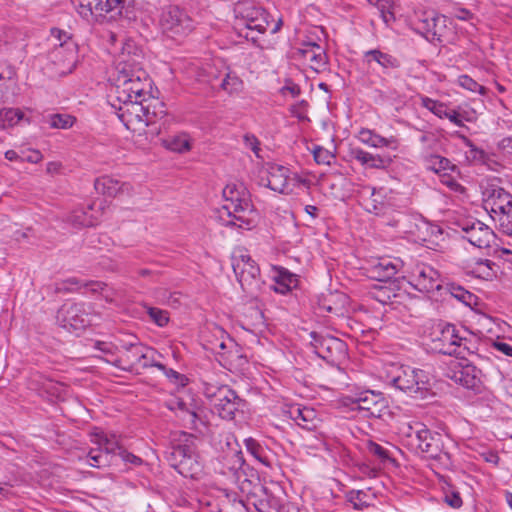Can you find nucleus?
I'll list each match as a JSON object with an SVG mask.
<instances>
[{
    "mask_svg": "<svg viewBox=\"0 0 512 512\" xmlns=\"http://www.w3.org/2000/svg\"><path fill=\"white\" fill-rule=\"evenodd\" d=\"M269 24L268 13L262 7L250 0L239 1L233 8L229 41L237 44L244 39L260 46L258 35L264 34Z\"/></svg>",
    "mask_w": 512,
    "mask_h": 512,
    "instance_id": "nucleus-1",
    "label": "nucleus"
},
{
    "mask_svg": "<svg viewBox=\"0 0 512 512\" xmlns=\"http://www.w3.org/2000/svg\"><path fill=\"white\" fill-rule=\"evenodd\" d=\"M233 443L230 437H226V447L229 448L231 457L235 458L234 464L226 471V512H248L242 495L250 492L251 481L243 469L244 459L242 452L238 450L239 436L232 435Z\"/></svg>",
    "mask_w": 512,
    "mask_h": 512,
    "instance_id": "nucleus-2",
    "label": "nucleus"
},
{
    "mask_svg": "<svg viewBox=\"0 0 512 512\" xmlns=\"http://www.w3.org/2000/svg\"><path fill=\"white\" fill-rule=\"evenodd\" d=\"M122 105L117 109V116L124 126L131 131L140 130L142 127L154 125L162 119L166 112L164 103L159 99L151 101H119Z\"/></svg>",
    "mask_w": 512,
    "mask_h": 512,
    "instance_id": "nucleus-3",
    "label": "nucleus"
},
{
    "mask_svg": "<svg viewBox=\"0 0 512 512\" xmlns=\"http://www.w3.org/2000/svg\"><path fill=\"white\" fill-rule=\"evenodd\" d=\"M250 193L243 182L235 181L226 184V228H240L250 230L252 221L249 215L252 213Z\"/></svg>",
    "mask_w": 512,
    "mask_h": 512,
    "instance_id": "nucleus-4",
    "label": "nucleus"
},
{
    "mask_svg": "<svg viewBox=\"0 0 512 512\" xmlns=\"http://www.w3.org/2000/svg\"><path fill=\"white\" fill-rule=\"evenodd\" d=\"M115 93L118 101H151L158 99L153 95L152 81L144 69H136L134 74L116 76Z\"/></svg>",
    "mask_w": 512,
    "mask_h": 512,
    "instance_id": "nucleus-5",
    "label": "nucleus"
},
{
    "mask_svg": "<svg viewBox=\"0 0 512 512\" xmlns=\"http://www.w3.org/2000/svg\"><path fill=\"white\" fill-rule=\"evenodd\" d=\"M483 206L500 228H512V195L504 188L489 185L483 191Z\"/></svg>",
    "mask_w": 512,
    "mask_h": 512,
    "instance_id": "nucleus-6",
    "label": "nucleus"
},
{
    "mask_svg": "<svg viewBox=\"0 0 512 512\" xmlns=\"http://www.w3.org/2000/svg\"><path fill=\"white\" fill-rule=\"evenodd\" d=\"M389 382L414 398H425L431 389L428 373L410 366L397 367Z\"/></svg>",
    "mask_w": 512,
    "mask_h": 512,
    "instance_id": "nucleus-7",
    "label": "nucleus"
},
{
    "mask_svg": "<svg viewBox=\"0 0 512 512\" xmlns=\"http://www.w3.org/2000/svg\"><path fill=\"white\" fill-rule=\"evenodd\" d=\"M407 436L411 438V445H414L426 457L443 463L450 459L449 453L444 450L442 435L432 432L424 424L410 425Z\"/></svg>",
    "mask_w": 512,
    "mask_h": 512,
    "instance_id": "nucleus-8",
    "label": "nucleus"
},
{
    "mask_svg": "<svg viewBox=\"0 0 512 512\" xmlns=\"http://www.w3.org/2000/svg\"><path fill=\"white\" fill-rule=\"evenodd\" d=\"M231 266L243 291L252 293L259 286L260 269L246 250L238 248L232 252Z\"/></svg>",
    "mask_w": 512,
    "mask_h": 512,
    "instance_id": "nucleus-9",
    "label": "nucleus"
},
{
    "mask_svg": "<svg viewBox=\"0 0 512 512\" xmlns=\"http://www.w3.org/2000/svg\"><path fill=\"white\" fill-rule=\"evenodd\" d=\"M78 13L83 18L89 16L102 17L109 15L110 19L127 14L131 0H78Z\"/></svg>",
    "mask_w": 512,
    "mask_h": 512,
    "instance_id": "nucleus-10",
    "label": "nucleus"
},
{
    "mask_svg": "<svg viewBox=\"0 0 512 512\" xmlns=\"http://www.w3.org/2000/svg\"><path fill=\"white\" fill-rule=\"evenodd\" d=\"M461 335L455 325L439 322L432 328L430 333V347L434 352L453 356Z\"/></svg>",
    "mask_w": 512,
    "mask_h": 512,
    "instance_id": "nucleus-11",
    "label": "nucleus"
},
{
    "mask_svg": "<svg viewBox=\"0 0 512 512\" xmlns=\"http://www.w3.org/2000/svg\"><path fill=\"white\" fill-rule=\"evenodd\" d=\"M160 26L168 37L183 36L192 30V19L180 7L170 5L163 9Z\"/></svg>",
    "mask_w": 512,
    "mask_h": 512,
    "instance_id": "nucleus-12",
    "label": "nucleus"
},
{
    "mask_svg": "<svg viewBox=\"0 0 512 512\" xmlns=\"http://www.w3.org/2000/svg\"><path fill=\"white\" fill-rule=\"evenodd\" d=\"M90 309L86 303L64 304L57 312V322L68 331L83 330L90 325Z\"/></svg>",
    "mask_w": 512,
    "mask_h": 512,
    "instance_id": "nucleus-13",
    "label": "nucleus"
},
{
    "mask_svg": "<svg viewBox=\"0 0 512 512\" xmlns=\"http://www.w3.org/2000/svg\"><path fill=\"white\" fill-rule=\"evenodd\" d=\"M311 345L314 352L330 363H335L346 354V344L339 338L329 334L311 332Z\"/></svg>",
    "mask_w": 512,
    "mask_h": 512,
    "instance_id": "nucleus-14",
    "label": "nucleus"
},
{
    "mask_svg": "<svg viewBox=\"0 0 512 512\" xmlns=\"http://www.w3.org/2000/svg\"><path fill=\"white\" fill-rule=\"evenodd\" d=\"M290 170L276 163H266L258 175V184L275 192L285 194L290 189Z\"/></svg>",
    "mask_w": 512,
    "mask_h": 512,
    "instance_id": "nucleus-15",
    "label": "nucleus"
},
{
    "mask_svg": "<svg viewBox=\"0 0 512 512\" xmlns=\"http://www.w3.org/2000/svg\"><path fill=\"white\" fill-rule=\"evenodd\" d=\"M94 442L98 447L91 448L87 457L90 465L96 468L108 466L114 455L118 454L120 456V449H123L115 435L109 438L104 433L95 434Z\"/></svg>",
    "mask_w": 512,
    "mask_h": 512,
    "instance_id": "nucleus-16",
    "label": "nucleus"
},
{
    "mask_svg": "<svg viewBox=\"0 0 512 512\" xmlns=\"http://www.w3.org/2000/svg\"><path fill=\"white\" fill-rule=\"evenodd\" d=\"M388 402L382 393L372 390H361L358 412L363 417L381 418L388 413Z\"/></svg>",
    "mask_w": 512,
    "mask_h": 512,
    "instance_id": "nucleus-17",
    "label": "nucleus"
},
{
    "mask_svg": "<svg viewBox=\"0 0 512 512\" xmlns=\"http://www.w3.org/2000/svg\"><path fill=\"white\" fill-rule=\"evenodd\" d=\"M195 436L184 431H177L171 434V451L167 459L175 469L188 455L195 450Z\"/></svg>",
    "mask_w": 512,
    "mask_h": 512,
    "instance_id": "nucleus-18",
    "label": "nucleus"
},
{
    "mask_svg": "<svg viewBox=\"0 0 512 512\" xmlns=\"http://www.w3.org/2000/svg\"><path fill=\"white\" fill-rule=\"evenodd\" d=\"M412 285L420 292L428 294L438 292L440 296L443 295L442 291L445 287L439 272L428 265L417 269L416 274L413 276Z\"/></svg>",
    "mask_w": 512,
    "mask_h": 512,
    "instance_id": "nucleus-19",
    "label": "nucleus"
},
{
    "mask_svg": "<svg viewBox=\"0 0 512 512\" xmlns=\"http://www.w3.org/2000/svg\"><path fill=\"white\" fill-rule=\"evenodd\" d=\"M143 52L134 42L128 41L124 44L116 65L117 76L134 74L136 69H143Z\"/></svg>",
    "mask_w": 512,
    "mask_h": 512,
    "instance_id": "nucleus-20",
    "label": "nucleus"
},
{
    "mask_svg": "<svg viewBox=\"0 0 512 512\" xmlns=\"http://www.w3.org/2000/svg\"><path fill=\"white\" fill-rule=\"evenodd\" d=\"M465 238L478 248H486L494 237L493 231L484 223L477 219L466 220L460 224Z\"/></svg>",
    "mask_w": 512,
    "mask_h": 512,
    "instance_id": "nucleus-21",
    "label": "nucleus"
},
{
    "mask_svg": "<svg viewBox=\"0 0 512 512\" xmlns=\"http://www.w3.org/2000/svg\"><path fill=\"white\" fill-rule=\"evenodd\" d=\"M448 376L467 389H477L481 383V371L467 361L459 362Z\"/></svg>",
    "mask_w": 512,
    "mask_h": 512,
    "instance_id": "nucleus-22",
    "label": "nucleus"
},
{
    "mask_svg": "<svg viewBox=\"0 0 512 512\" xmlns=\"http://www.w3.org/2000/svg\"><path fill=\"white\" fill-rule=\"evenodd\" d=\"M285 413L301 428L313 431L316 430L320 419L313 408L301 407L299 405L291 406Z\"/></svg>",
    "mask_w": 512,
    "mask_h": 512,
    "instance_id": "nucleus-23",
    "label": "nucleus"
},
{
    "mask_svg": "<svg viewBox=\"0 0 512 512\" xmlns=\"http://www.w3.org/2000/svg\"><path fill=\"white\" fill-rule=\"evenodd\" d=\"M297 53L310 63L315 72L319 73L327 68V55L317 43L309 42L303 49H298Z\"/></svg>",
    "mask_w": 512,
    "mask_h": 512,
    "instance_id": "nucleus-24",
    "label": "nucleus"
},
{
    "mask_svg": "<svg viewBox=\"0 0 512 512\" xmlns=\"http://www.w3.org/2000/svg\"><path fill=\"white\" fill-rule=\"evenodd\" d=\"M121 347L124 350L123 356L120 357L122 359V364H127L129 368L137 366V364L141 363L142 360L149 359L150 354L153 353L152 349L143 346L138 341L123 342Z\"/></svg>",
    "mask_w": 512,
    "mask_h": 512,
    "instance_id": "nucleus-25",
    "label": "nucleus"
},
{
    "mask_svg": "<svg viewBox=\"0 0 512 512\" xmlns=\"http://www.w3.org/2000/svg\"><path fill=\"white\" fill-rule=\"evenodd\" d=\"M364 62L372 68L375 63L382 68L384 74H388L391 70L398 69L400 67V61L391 54L382 52L379 49H372L364 52Z\"/></svg>",
    "mask_w": 512,
    "mask_h": 512,
    "instance_id": "nucleus-26",
    "label": "nucleus"
},
{
    "mask_svg": "<svg viewBox=\"0 0 512 512\" xmlns=\"http://www.w3.org/2000/svg\"><path fill=\"white\" fill-rule=\"evenodd\" d=\"M51 35L59 41V47H57L53 52L54 58H58L65 51V60L68 62H73L76 55L77 45L74 41L71 40L70 35L67 32L57 28H53L51 30Z\"/></svg>",
    "mask_w": 512,
    "mask_h": 512,
    "instance_id": "nucleus-27",
    "label": "nucleus"
},
{
    "mask_svg": "<svg viewBox=\"0 0 512 512\" xmlns=\"http://www.w3.org/2000/svg\"><path fill=\"white\" fill-rule=\"evenodd\" d=\"M245 402L232 389L226 390V418L233 420L236 424L245 423L244 411Z\"/></svg>",
    "mask_w": 512,
    "mask_h": 512,
    "instance_id": "nucleus-28",
    "label": "nucleus"
},
{
    "mask_svg": "<svg viewBox=\"0 0 512 512\" xmlns=\"http://www.w3.org/2000/svg\"><path fill=\"white\" fill-rule=\"evenodd\" d=\"M358 138L362 143L375 148L388 147L396 150L399 146V140L396 137L385 138L365 128L359 131Z\"/></svg>",
    "mask_w": 512,
    "mask_h": 512,
    "instance_id": "nucleus-29",
    "label": "nucleus"
},
{
    "mask_svg": "<svg viewBox=\"0 0 512 512\" xmlns=\"http://www.w3.org/2000/svg\"><path fill=\"white\" fill-rule=\"evenodd\" d=\"M399 266V261L384 258L374 264L370 271L376 280L380 282H387L398 273Z\"/></svg>",
    "mask_w": 512,
    "mask_h": 512,
    "instance_id": "nucleus-30",
    "label": "nucleus"
},
{
    "mask_svg": "<svg viewBox=\"0 0 512 512\" xmlns=\"http://www.w3.org/2000/svg\"><path fill=\"white\" fill-rule=\"evenodd\" d=\"M425 167L436 174L446 176L449 171H455L457 166L448 158L438 154H427L423 158Z\"/></svg>",
    "mask_w": 512,
    "mask_h": 512,
    "instance_id": "nucleus-31",
    "label": "nucleus"
},
{
    "mask_svg": "<svg viewBox=\"0 0 512 512\" xmlns=\"http://www.w3.org/2000/svg\"><path fill=\"white\" fill-rule=\"evenodd\" d=\"M95 190L108 197H116L120 192H123L128 187L126 183H120L118 180L110 176H102L94 182Z\"/></svg>",
    "mask_w": 512,
    "mask_h": 512,
    "instance_id": "nucleus-32",
    "label": "nucleus"
},
{
    "mask_svg": "<svg viewBox=\"0 0 512 512\" xmlns=\"http://www.w3.org/2000/svg\"><path fill=\"white\" fill-rule=\"evenodd\" d=\"M364 209L374 215H382L386 212L385 196L383 189L372 188L370 191V197L363 199Z\"/></svg>",
    "mask_w": 512,
    "mask_h": 512,
    "instance_id": "nucleus-33",
    "label": "nucleus"
},
{
    "mask_svg": "<svg viewBox=\"0 0 512 512\" xmlns=\"http://www.w3.org/2000/svg\"><path fill=\"white\" fill-rule=\"evenodd\" d=\"M436 15L437 13L433 10L419 11L416 13V20L414 23L416 30L427 40L432 31V23H434Z\"/></svg>",
    "mask_w": 512,
    "mask_h": 512,
    "instance_id": "nucleus-34",
    "label": "nucleus"
},
{
    "mask_svg": "<svg viewBox=\"0 0 512 512\" xmlns=\"http://www.w3.org/2000/svg\"><path fill=\"white\" fill-rule=\"evenodd\" d=\"M175 469L184 477L194 478L200 471V464L197 461L195 450L180 462Z\"/></svg>",
    "mask_w": 512,
    "mask_h": 512,
    "instance_id": "nucleus-35",
    "label": "nucleus"
},
{
    "mask_svg": "<svg viewBox=\"0 0 512 512\" xmlns=\"http://www.w3.org/2000/svg\"><path fill=\"white\" fill-rule=\"evenodd\" d=\"M68 222L77 227H91L96 225L97 218L93 215H89L84 209H76L68 216Z\"/></svg>",
    "mask_w": 512,
    "mask_h": 512,
    "instance_id": "nucleus-36",
    "label": "nucleus"
},
{
    "mask_svg": "<svg viewBox=\"0 0 512 512\" xmlns=\"http://www.w3.org/2000/svg\"><path fill=\"white\" fill-rule=\"evenodd\" d=\"M24 119V113L18 108H3L0 110V129L15 126Z\"/></svg>",
    "mask_w": 512,
    "mask_h": 512,
    "instance_id": "nucleus-37",
    "label": "nucleus"
},
{
    "mask_svg": "<svg viewBox=\"0 0 512 512\" xmlns=\"http://www.w3.org/2000/svg\"><path fill=\"white\" fill-rule=\"evenodd\" d=\"M352 156L354 159L359 161L362 165H367L370 168H382L384 167V161L380 156H375L369 152H366L360 148L352 150Z\"/></svg>",
    "mask_w": 512,
    "mask_h": 512,
    "instance_id": "nucleus-38",
    "label": "nucleus"
},
{
    "mask_svg": "<svg viewBox=\"0 0 512 512\" xmlns=\"http://www.w3.org/2000/svg\"><path fill=\"white\" fill-rule=\"evenodd\" d=\"M276 283L273 289L277 293L286 294L290 291L292 285H296V276L287 270L279 271L278 276L275 278Z\"/></svg>",
    "mask_w": 512,
    "mask_h": 512,
    "instance_id": "nucleus-39",
    "label": "nucleus"
},
{
    "mask_svg": "<svg viewBox=\"0 0 512 512\" xmlns=\"http://www.w3.org/2000/svg\"><path fill=\"white\" fill-rule=\"evenodd\" d=\"M45 121L53 129H69L71 128L76 119L69 114H50L45 117Z\"/></svg>",
    "mask_w": 512,
    "mask_h": 512,
    "instance_id": "nucleus-40",
    "label": "nucleus"
},
{
    "mask_svg": "<svg viewBox=\"0 0 512 512\" xmlns=\"http://www.w3.org/2000/svg\"><path fill=\"white\" fill-rule=\"evenodd\" d=\"M477 350V342L461 335V341H458L456 351L453 356L463 361L467 355H474Z\"/></svg>",
    "mask_w": 512,
    "mask_h": 512,
    "instance_id": "nucleus-41",
    "label": "nucleus"
},
{
    "mask_svg": "<svg viewBox=\"0 0 512 512\" xmlns=\"http://www.w3.org/2000/svg\"><path fill=\"white\" fill-rule=\"evenodd\" d=\"M447 22L448 19L445 16L437 14L434 23H432V31L428 36V41L442 42L447 30Z\"/></svg>",
    "mask_w": 512,
    "mask_h": 512,
    "instance_id": "nucleus-42",
    "label": "nucleus"
},
{
    "mask_svg": "<svg viewBox=\"0 0 512 512\" xmlns=\"http://www.w3.org/2000/svg\"><path fill=\"white\" fill-rule=\"evenodd\" d=\"M443 291L468 306L471 305L472 300L475 298L474 294L455 284H446Z\"/></svg>",
    "mask_w": 512,
    "mask_h": 512,
    "instance_id": "nucleus-43",
    "label": "nucleus"
},
{
    "mask_svg": "<svg viewBox=\"0 0 512 512\" xmlns=\"http://www.w3.org/2000/svg\"><path fill=\"white\" fill-rule=\"evenodd\" d=\"M165 146L174 152L183 153L190 150V143L185 135L164 140Z\"/></svg>",
    "mask_w": 512,
    "mask_h": 512,
    "instance_id": "nucleus-44",
    "label": "nucleus"
},
{
    "mask_svg": "<svg viewBox=\"0 0 512 512\" xmlns=\"http://www.w3.org/2000/svg\"><path fill=\"white\" fill-rule=\"evenodd\" d=\"M244 90V82L235 73L226 72V92L230 95H238Z\"/></svg>",
    "mask_w": 512,
    "mask_h": 512,
    "instance_id": "nucleus-45",
    "label": "nucleus"
},
{
    "mask_svg": "<svg viewBox=\"0 0 512 512\" xmlns=\"http://www.w3.org/2000/svg\"><path fill=\"white\" fill-rule=\"evenodd\" d=\"M249 323L254 328H262L265 326V317L263 311L257 306L251 305L247 308L245 313Z\"/></svg>",
    "mask_w": 512,
    "mask_h": 512,
    "instance_id": "nucleus-46",
    "label": "nucleus"
},
{
    "mask_svg": "<svg viewBox=\"0 0 512 512\" xmlns=\"http://www.w3.org/2000/svg\"><path fill=\"white\" fill-rule=\"evenodd\" d=\"M421 105L439 118H444V115H446L447 106L442 102L423 96L421 97Z\"/></svg>",
    "mask_w": 512,
    "mask_h": 512,
    "instance_id": "nucleus-47",
    "label": "nucleus"
},
{
    "mask_svg": "<svg viewBox=\"0 0 512 512\" xmlns=\"http://www.w3.org/2000/svg\"><path fill=\"white\" fill-rule=\"evenodd\" d=\"M469 150L466 152V158L470 162L485 163L488 159L487 153L476 147L469 139L465 138Z\"/></svg>",
    "mask_w": 512,
    "mask_h": 512,
    "instance_id": "nucleus-48",
    "label": "nucleus"
},
{
    "mask_svg": "<svg viewBox=\"0 0 512 512\" xmlns=\"http://www.w3.org/2000/svg\"><path fill=\"white\" fill-rule=\"evenodd\" d=\"M347 500L353 505V507L357 510H362L365 507L369 506L367 501V494L362 490H352L346 495Z\"/></svg>",
    "mask_w": 512,
    "mask_h": 512,
    "instance_id": "nucleus-49",
    "label": "nucleus"
},
{
    "mask_svg": "<svg viewBox=\"0 0 512 512\" xmlns=\"http://www.w3.org/2000/svg\"><path fill=\"white\" fill-rule=\"evenodd\" d=\"M240 346L236 343V341L230 336L226 337V354L230 361L233 358L238 359L240 361V365L246 363V358L240 353Z\"/></svg>",
    "mask_w": 512,
    "mask_h": 512,
    "instance_id": "nucleus-50",
    "label": "nucleus"
},
{
    "mask_svg": "<svg viewBox=\"0 0 512 512\" xmlns=\"http://www.w3.org/2000/svg\"><path fill=\"white\" fill-rule=\"evenodd\" d=\"M261 491L265 498V501L269 503L270 509H275L277 512H286L289 509V504L280 503V500L275 497L267 487H262Z\"/></svg>",
    "mask_w": 512,
    "mask_h": 512,
    "instance_id": "nucleus-51",
    "label": "nucleus"
},
{
    "mask_svg": "<svg viewBox=\"0 0 512 512\" xmlns=\"http://www.w3.org/2000/svg\"><path fill=\"white\" fill-rule=\"evenodd\" d=\"M458 83L461 87L471 92H478L479 94H484L486 92V88L484 86L480 85L468 75L459 76Z\"/></svg>",
    "mask_w": 512,
    "mask_h": 512,
    "instance_id": "nucleus-52",
    "label": "nucleus"
},
{
    "mask_svg": "<svg viewBox=\"0 0 512 512\" xmlns=\"http://www.w3.org/2000/svg\"><path fill=\"white\" fill-rule=\"evenodd\" d=\"M97 348L104 352L105 354H108L109 357L106 358V362L110 363V364H113L114 366L116 367H120V368H123L125 369L124 366H122V359L119 358V357H116L113 353H112V350H111V345L108 344V343H105V342H98L97 343Z\"/></svg>",
    "mask_w": 512,
    "mask_h": 512,
    "instance_id": "nucleus-53",
    "label": "nucleus"
},
{
    "mask_svg": "<svg viewBox=\"0 0 512 512\" xmlns=\"http://www.w3.org/2000/svg\"><path fill=\"white\" fill-rule=\"evenodd\" d=\"M148 314L150 318L160 327L165 326L169 321L168 313L159 308L149 307Z\"/></svg>",
    "mask_w": 512,
    "mask_h": 512,
    "instance_id": "nucleus-54",
    "label": "nucleus"
},
{
    "mask_svg": "<svg viewBox=\"0 0 512 512\" xmlns=\"http://www.w3.org/2000/svg\"><path fill=\"white\" fill-rule=\"evenodd\" d=\"M368 450L371 454L377 456L382 462L391 460L389 451L375 442H369Z\"/></svg>",
    "mask_w": 512,
    "mask_h": 512,
    "instance_id": "nucleus-55",
    "label": "nucleus"
},
{
    "mask_svg": "<svg viewBox=\"0 0 512 512\" xmlns=\"http://www.w3.org/2000/svg\"><path fill=\"white\" fill-rule=\"evenodd\" d=\"M361 391L351 392L341 398V403L345 407H349L352 411H358V402L360 400Z\"/></svg>",
    "mask_w": 512,
    "mask_h": 512,
    "instance_id": "nucleus-56",
    "label": "nucleus"
},
{
    "mask_svg": "<svg viewBox=\"0 0 512 512\" xmlns=\"http://www.w3.org/2000/svg\"><path fill=\"white\" fill-rule=\"evenodd\" d=\"M376 6L380 11L381 17L383 18L384 22L388 23L390 20L394 19L393 12L391 11V0H380L379 3L376 4Z\"/></svg>",
    "mask_w": 512,
    "mask_h": 512,
    "instance_id": "nucleus-57",
    "label": "nucleus"
},
{
    "mask_svg": "<svg viewBox=\"0 0 512 512\" xmlns=\"http://www.w3.org/2000/svg\"><path fill=\"white\" fill-rule=\"evenodd\" d=\"M314 159L318 164H330L331 160L334 158V155L328 150L317 147L313 151Z\"/></svg>",
    "mask_w": 512,
    "mask_h": 512,
    "instance_id": "nucleus-58",
    "label": "nucleus"
},
{
    "mask_svg": "<svg viewBox=\"0 0 512 512\" xmlns=\"http://www.w3.org/2000/svg\"><path fill=\"white\" fill-rule=\"evenodd\" d=\"M169 408L171 410H174L177 408V409L181 410L182 412H186L190 417L191 423H194L195 419L197 418L195 411L190 410L188 408L187 404L182 399H175V400L171 401Z\"/></svg>",
    "mask_w": 512,
    "mask_h": 512,
    "instance_id": "nucleus-59",
    "label": "nucleus"
},
{
    "mask_svg": "<svg viewBox=\"0 0 512 512\" xmlns=\"http://www.w3.org/2000/svg\"><path fill=\"white\" fill-rule=\"evenodd\" d=\"M79 284H80V281L77 278L72 277V278H69V279L63 281L62 283H57L55 285V292L56 293L72 292L73 289L71 286H78Z\"/></svg>",
    "mask_w": 512,
    "mask_h": 512,
    "instance_id": "nucleus-60",
    "label": "nucleus"
},
{
    "mask_svg": "<svg viewBox=\"0 0 512 512\" xmlns=\"http://www.w3.org/2000/svg\"><path fill=\"white\" fill-rule=\"evenodd\" d=\"M144 366H155L159 370H162L165 373V375L172 380L177 381L178 379H183V375H181L180 373L173 369H167L160 362H145Z\"/></svg>",
    "mask_w": 512,
    "mask_h": 512,
    "instance_id": "nucleus-61",
    "label": "nucleus"
},
{
    "mask_svg": "<svg viewBox=\"0 0 512 512\" xmlns=\"http://www.w3.org/2000/svg\"><path fill=\"white\" fill-rule=\"evenodd\" d=\"M244 143L246 147L250 148L254 154L260 158V142L253 134H245L244 135Z\"/></svg>",
    "mask_w": 512,
    "mask_h": 512,
    "instance_id": "nucleus-62",
    "label": "nucleus"
},
{
    "mask_svg": "<svg viewBox=\"0 0 512 512\" xmlns=\"http://www.w3.org/2000/svg\"><path fill=\"white\" fill-rule=\"evenodd\" d=\"M445 503H447L452 508H460L463 504L462 498L458 492H451L450 494H445L444 497Z\"/></svg>",
    "mask_w": 512,
    "mask_h": 512,
    "instance_id": "nucleus-63",
    "label": "nucleus"
},
{
    "mask_svg": "<svg viewBox=\"0 0 512 512\" xmlns=\"http://www.w3.org/2000/svg\"><path fill=\"white\" fill-rule=\"evenodd\" d=\"M120 457L124 462L131 463L135 466H138L142 463V459L140 457L128 452L124 448L120 449Z\"/></svg>",
    "mask_w": 512,
    "mask_h": 512,
    "instance_id": "nucleus-64",
    "label": "nucleus"
}]
</instances>
